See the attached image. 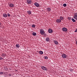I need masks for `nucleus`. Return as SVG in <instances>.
Instances as JSON below:
<instances>
[{
	"instance_id": "9d476101",
	"label": "nucleus",
	"mask_w": 77,
	"mask_h": 77,
	"mask_svg": "<svg viewBox=\"0 0 77 77\" xmlns=\"http://www.w3.org/2000/svg\"><path fill=\"white\" fill-rule=\"evenodd\" d=\"M46 41L47 42H48L50 41V38H46Z\"/></svg>"
},
{
	"instance_id": "423d86ee",
	"label": "nucleus",
	"mask_w": 77,
	"mask_h": 77,
	"mask_svg": "<svg viewBox=\"0 0 77 77\" xmlns=\"http://www.w3.org/2000/svg\"><path fill=\"white\" fill-rule=\"evenodd\" d=\"M32 2L31 0H27V3L28 4H30Z\"/></svg>"
},
{
	"instance_id": "0eeeda50",
	"label": "nucleus",
	"mask_w": 77,
	"mask_h": 77,
	"mask_svg": "<svg viewBox=\"0 0 77 77\" xmlns=\"http://www.w3.org/2000/svg\"><path fill=\"white\" fill-rule=\"evenodd\" d=\"M56 22L58 23H60V22H61V20L59 19H57Z\"/></svg>"
},
{
	"instance_id": "39448f33",
	"label": "nucleus",
	"mask_w": 77,
	"mask_h": 77,
	"mask_svg": "<svg viewBox=\"0 0 77 77\" xmlns=\"http://www.w3.org/2000/svg\"><path fill=\"white\" fill-rule=\"evenodd\" d=\"M62 57H63V58H64L65 59V58L66 57V55L64 54H63L62 55Z\"/></svg>"
},
{
	"instance_id": "9b49d317",
	"label": "nucleus",
	"mask_w": 77,
	"mask_h": 77,
	"mask_svg": "<svg viewBox=\"0 0 77 77\" xmlns=\"http://www.w3.org/2000/svg\"><path fill=\"white\" fill-rule=\"evenodd\" d=\"M54 42L56 45H57V44H58V42L56 41H54Z\"/></svg>"
},
{
	"instance_id": "7c9ffc66",
	"label": "nucleus",
	"mask_w": 77,
	"mask_h": 77,
	"mask_svg": "<svg viewBox=\"0 0 77 77\" xmlns=\"http://www.w3.org/2000/svg\"><path fill=\"white\" fill-rule=\"evenodd\" d=\"M0 24H1V23H0Z\"/></svg>"
},
{
	"instance_id": "4be33fe9",
	"label": "nucleus",
	"mask_w": 77,
	"mask_h": 77,
	"mask_svg": "<svg viewBox=\"0 0 77 77\" xmlns=\"http://www.w3.org/2000/svg\"><path fill=\"white\" fill-rule=\"evenodd\" d=\"M7 15L8 17H10V16H11V14H9V13L7 14Z\"/></svg>"
},
{
	"instance_id": "f3484780",
	"label": "nucleus",
	"mask_w": 77,
	"mask_h": 77,
	"mask_svg": "<svg viewBox=\"0 0 77 77\" xmlns=\"http://www.w3.org/2000/svg\"><path fill=\"white\" fill-rule=\"evenodd\" d=\"M63 17H60V20H63Z\"/></svg>"
},
{
	"instance_id": "dca6fc26",
	"label": "nucleus",
	"mask_w": 77,
	"mask_h": 77,
	"mask_svg": "<svg viewBox=\"0 0 77 77\" xmlns=\"http://www.w3.org/2000/svg\"><path fill=\"white\" fill-rule=\"evenodd\" d=\"M32 34L33 36H36V33L35 32H33Z\"/></svg>"
},
{
	"instance_id": "1a4fd4ad",
	"label": "nucleus",
	"mask_w": 77,
	"mask_h": 77,
	"mask_svg": "<svg viewBox=\"0 0 77 77\" xmlns=\"http://www.w3.org/2000/svg\"><path fill=\"white\" fill-rule=\"evenodd\" d=\"M34 5L36 7H38L39 6V4L38 3H35Z\"/></svg>"
},
{
	"instance_id": "f03ea898",
	"label": "nucleus",
	"mask_w": 77,
	"mask_h": 77,
	"mask_svg": "<svg viewBox=\"0 0 77 77\" xmlns=\"http://www.w3.org/2000/svg\"><path fill=\"white\" fill-rule=\"evenodd\" d=\"M40 32L41 35H44L45 33V32L43 29H41Z\"/></svg>"
},
{
	"instance_id": "a211bd4d",
	"label": "nucleus",
	"mask_w": 77,
	"mask_h": 77,
	"mask_svg": "<svg viewBox=\"0 0 77 77\" xmlns=\"http://www.w3.org/2000/svg\"><path fill=\"white\" fill-rule=\"evenodd\" d=\"M72 21L73 22H75V21H76V20H74V19L72 18Z\"/></svg>"
},
{
	"instance_id": "c85d7f7f",
	"label": "nucleus",
	"mask_w": 77,
	"mask_h": 77,
	"mask_svg": "<svg viewBox=\"0 0 77 77\" xmlns=\"http://www.w3.org/2000/svg\"><path fill=\"white\" fill-rule=\"evenodd\" d=\"M10 75V76H11V74H10V75Z\"/></svg>"
},
{
	"instance_id": "bb28decb",
	"label": "nucleus",
	"mask_w": 77,
	"mask_h": 77,
	"mask_svg": "<svg viewBox=\"0 0 77 77\" xmlns=\"http://www.w3.org/2000/svg\"><path fill=\"white\" fill-rule=\"evenodd\" d=\"M68 20H71V17H68Z\"/></svg>"
},
{
	"instance_id": "20e7f679",
	"label": "nucleus",
	"mask_w": 77,
	"mask_h": 77,
	"mask_svg": "<svg viewBox=\"0 0 77 77\" xmlns=\"http://www.w3.org/2000/svg\"><path fill=\"white\" fill-rule=\"evenodd\" d=\"M63 31H64V32H66L67 31V29L65 27H63L62 28Z\"/></svg>"
},
{
	"instance_id": "2f4dec72",
	"label": "nucleus",
	"mask_w": 77,
	"mask_h": 77,
	"mask_svg": "<svg viewBox=\"0 0 77 77\" xmlns=\"http://www.w3.org/2000/svg\"><path fill=\"white\" fill-rule=\"evenodd\" d=\"M1 57H0V58H1Z\"/></svg>"
},
{
	"instance_id": "f8f14e48",
	"label": "nucleus",
	"mask_w": 77,
	"mask_h": 77,
	"mask_svg": "<svg viewBox=\"0 0 77 77\" xmlns=\"http://www.w3.org/2000/svg\"><path fill=\"white\" fill-rule=\"evenodd\" d=\"M16 46L17 48H19L20 47V45L19 44H16Z\"/></svg>"
},
{
	"instance_id": "b1692460",
	"label": "nucleus",
	"mask_w": 77,
	"mask_h": 77,
	"mask_svg": "<svg viewBox=\"0 0 77 77\" xmlns=\"http://www.w3.org/2000/svg\"><path fill=\"white\" fill-rule=\"evenodd\" d=\"M47 10H51V8H48L47 9Z\"/></svg>"
},
{
	"instance_id": "4468645a",
	"label": "nucleus",
	"mask_w": 77,
	"mask_h": 77,
	"mask_svg": "<svg viewBox=\"0 0 77 77\" xmlns=\"http://www.w3.org/2000/svg\"><path fill=\"white\" fill-rule=\"evenodd\" d=\"M27 12L28 14H31V13H32V11L29 10L28 11H27Z\"/></svg>"
},
{
	"instance_id": "f257e3e1",
	"label": "nucleus",
	"mask_w": 77,
	"mask_h": 77,
	"mask_svg": "<svg viewBox=\"0 0 77 77\" xmlns=\"http://www.w3.org/2000/svg\"><path fill=\"white\" fill-rule=\"evenodd\" d=\"M41 68L42 70H44V71H47L48 70L47 68L45 66H42Z\"/></svg>"
},
{
	"instance_id": "2eb2a0df",
	"label": "nucleus",
	"mask_w": 77,
	"mask_h": 77,
	"mask_svg": "<svg viewBox=\"0 0 77 77\" xmlns=\"http://www.w3.org/2000/svg\"><path fill=\"white\" fill-rule=\"evenodd\" d=\"M49 33H52V32L53 31L51 29H49L48 30Z\"/></svg>"
},
{
	"instance_id": "393cba45",
	"label": "nucleus",
	"mask_w": 77,
	"mask_h": 77,
	"mask_svg": "<svg viewBox=\"0 0 77 77\" xmlns=\"http://www.w3.org/2000/svg\"><path fill=\"white\" fill-rule=\"evenodd\" d=\"M45 59H48V57H45Z\"/></svg>"
},
{
	"instance_id": "412c9836",
	"label": "nucleus",
	"mask_w": 77,
	"mask_h": 77,
	"mask_svg": "<svg viewBox=\"0 0 77 77\" xmlns=\"http://www.w3.org/2000/svg\"><path fill=\"white\" fill-rule=\"evenodd\" d=\"M32 27H33V28H35V25L34 24H33L32 25Z\"/></svg>"
},
{
	"instance_id": "7ed1b4c3",
	"label": "nucleus",
	"mask_w": 77,
	"mask_h": 77,
	"mask_svg": "<svg viewBox=\"0 0 77 77\" xmlns=\"http://www.w3.org/2000/svg\"><path fill=\"white\" fill-rule=\"evenodd\" d=\"M8 5L10 7H11V8H13V7H14V4L12 3L9 4Z\"/></svg>"
},
{
	"instance_id": "a878e982",
	"label": "nucleus",
	"mask_w": 77,
	"mask_h": 77,
	"mask_svg": "<svg viewBox=\"0 0 77 77\" xmlns=\"http://www.w3.org/2000/svg\"><path fill=\"white\" fill-rule=\"evenodd\" d=\"M74 15V16H77V13H75Z\"/></svg>"
},
{
	"instance_id": "aec40b11",
	"label": "nucleus",
	"mask_w": 77,
	"mask_h": 77,
	"mask_svg": "<svg viewBox=\"0 0 77 77\" xmlns=\"http://www.w3.org/2000/svg\"><path fill=\"white\" fill-rule=\"evenodd\" d=\"M3 72H0V75H3Z\"/></svg>"
},
{
	"instance_id": "cd10ccee",
	"label": "nucleus",
	"mask_w": 77,
	"mask_h": 77,
	"mask_svg": "<svg viewBox=\"0 0 77 77\" xmlns=\"http://www.w3.org/2000/svg\"><path fill=\"white\" fill-rule=\"evenodd\" d=\"M3 58L2 57H1L0 58V60H3Z\"/></svg>"
},
{
	"instance_id": "ddd939ff",
	"label": "nucleus",
	"mask_w": 77,
	"mask_h": 77,
	"mask_svg": "<svg viewBox=\"0 0 77 77\" xmlns=\"http://www.w3.org/2000/svg\"><path fill=\"white\" fill-rule=\"evenodd\" d=\"M40 54H43V52L42 51H39Z\"/></svg>"
},
{
	"instance_id": "c756f323",
	"label": "nucleus",
	"mask_w": 77,
	"mask_h": 77,
	"mask_svg": "<svg viewBox=\"0 0 77 77\" xmlns=\"http://www.w3.org/2000/svg\"><path fill=\"white\" fill-rule=\"evenodd\" d=\"M48 11H50V10H48Z\"/></svg>"
},
{
	"instance_id": "6ab92c4d",
	"label": "nucleus",
	"mask_w": 77,
	"mask_h": 77,
	"mask_svg": "<svg viewBox=\"0 0 77 77\" xmlns=\"http://www.w3.org/2000/svg\"><path fill=\"white\" fill-rule=\"evenodd\" d=\"M74 19H75V20H77V16H74Z\"/></svg>"
},
{
	"instance_id": "5701e85b",
	"label": "nucleus",
	"mask_w": 77,
	"mask_h": 77,
	"mask_svg": "<svg viewBox=\"0 0 77 77\" xmlns=\"http://www.w3.org/2000/svg\"><path fill=\"white\" fill-rule=\"evenodd\" d=\"M63 6L64 7H66V4H64L63 5Z\"/></svg>"
},
{
	"instance_id": "6e6552de",
	"label": "nucleus",
	"mask_w": 77,
	"mask_h": 77,
	"mask_svg": "<svg viewBox=\"0 0 77 77\" xmlns=\"http://www.w3.org/2000/svg\"><path fill=\"white\" fill-rule=\"evenodd\" d=\"M3 17L5 18H6V17H8V15H7V14L5 13L3 14Z\"/></svg>"
}]
</instances>
